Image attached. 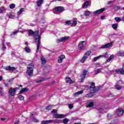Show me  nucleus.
Segmentation results:
<instances>
[{
	"label": "nucleus",
	"instance_id": "obj_1",
	"mask_svg": "<svg viewBox=\"0 0 124 124\" xmlns=\"http://www.w3.org/2000/svg\"><path fill=\"white\" fill-rule=\"evenodd\" d=\"M29 33L31 35H33V38L34 41L37 43L36 53H38L39 51V47H40V40L41 39V37L39 35V31H36L33 32L32 30H29Z\"/></svg>",
	"mask_w": 124,
	"mask_h": 124
},
{
	"label": "nucleus",
	"instance_id": "obj_2",
	"mask_svg": "<svg viewBox=\"0 0 124 124\" xmlns=\"http://www.w3.org/2000/svg\"><path fill=\"white\" fill-rule=\"evenodd\" d=\"M89 91L90 93L85 95V97H93L94 93H96L99 91V87H96L95 84L93 82L91 83V85L89 87Z\"/></svg>",
	"mask_w": 124,
	"mask_h": 124
},
{
	"label": "nucleus",
	"instance_id": "obj_3",
	"mask_svg": "<svg viewBox=\"0 0 124 124\" xmlns=\"http://www.w3.org/2000/svg\"><path fill=\"white\" fill-rule=\"evenodd\" d=\"M33 68H34V64L33 63H31L28 65L27 70V74L28 76H32Z\"/></svg>",
	"mask_w": 124,
	"mask_h": 124
},
{
	"label": "nucleus",
	"instance_id": "obj_4",
	"mask_svg": "<svg viewBox=\"0 0 124 124\" xmlns=\"http://www.w3.org/2000/svg\"><path fill=\"white\" fill-rule=\"evenodd\" d=\"M70 37L69 36H64L60 38H58L56 40V43H61V42H64L65 41H66L69 39Z\"/></svg>",
	"mask_w": 124,
	"mask_h": 124
},
{
	"label": "nucleus",
	"instance_id": "obj_5",
	"mask_svg": "<svg viewBox=\"0 0 124 124\" xmlns=\"http://www.w3.org/2000/svg\"><path fill=\"white\" fill-rule=\"evenodd\" d=\"M113 45V42H109L105 45H103L99 47L100 49H107L110 48Z\"/></svg>",
	"mask_w": 124,
	"mask_h": 124
},
{
	"label": "nucleus",
	"instance_id": "obj_6",
	"mask_svg": "<svg viewBox=\"0 0 124 124\" xmlns=\"http://www.w3.org/2000/svg\"><path fill=\"white\" fill-rule=\"evenodd\" d=\"M16 90H18L17 87H16L15 88H10V89H9V94L12 95V96H14V95H15V93H16Z\"/></svg>",
	"mask_w": 124,
	"mask_h": 124
},
{
	"label": "nucleus",
	"instance_id": "obj_7",
	"mask_svg": "<svg viewBox=\"0 0 124 124\" xmlns=\"http://www.w3.org/2000/svg\"><path fill=\"white\" fill-rule=\"evenodd\" d=\"M93 12H91L89 11H86L84 12V15H81L80 16L83 19L87 18V16H89L90 14H93Z\"/></svg>",
	"mask_w": 124,
	"mask_h": 124
},
{
	"label": "nucleus",
	"instance_id": "obj_8",
	"mask_svg": "<svg viewBox=\"0 0 124 124\" xmlns=\"http://www.w3.org/2000/svg\"><path fill=\"white\" fill-rule=\"evenodd\" d=\"M105 11V8H101L100 9L97 10L94 12H93V14L94 15H99V14H101L103 12V11Z\"/></svg>",
	"mask_w": 124,
	"mask_h": 124
},
{
	"label": "nucleus",
	"instance_id": "obj_9",
	"mask_svg": "<svg viewBox=\"0 0 124 124\" xmlns=\"http://www.w3.org/2000/svg\"><path fill=\"white\" fill-rule=\"evenodd\" d=\"M93 105H94V102L91 100H89L87 101V105L86 107L87 108H91V107H93Z\"/></svg>",
	"mask_w": 124,
	"mask_h": 124
},
{
	"label": "nucleus",
	"instance_id": "obj_10",
	"mask_svg": "<svg viewBox=\"0 0 124 124\" xmlns=\"http://www.w3.org/2000/svg\"><path fill=\"white\" fill-rule=\"evenodd\" d=\"M4 69L7 70V71H14L16 70V68L15 67H11V66H6L4 67Z\"/></svg>",
	"mask_w": 124,
	"mask_h": 124
},
{
	"label": "nucleus",
	"instance_id": "obj_11",
	"mask_svg": "<svg viewBox=\"0 0 124 124\" xmlns=\"http://www.w3.org/2000/svg\"><path fill=\"white\" fill-rule=\"evenodd\" d=\"M86 42L85 41L80 42L78 45L79 50H82L84 48V46L86 45Z\"/></svg>",
	"mask_w": 124,
	"mask_h": 124
},
{
	"label": "nucleus",
	"instance_id": "obj_12",
	"mask_svg": "<svg viewBox=\"0 0 124 124\" xmlns=\"http://www.w3.org/2000/svg\"><path fill=\"white\" fill-rule=\"evenodd\" d=\"M124 111L123 108H118L116 110V114L117 116H119V117H121V116H122V115L124 114Z\"/></svg>",
	"mask_w": 124,
	"mask_h": 124
},
{
	"label": "nucleus",
	"instance_id": "obj_13",
	"mask_svg": "<svg viewBox=\"0 0 124 124\" xmlns=\"http://www.w3.org/2000/svg\"><path fill=\"white\" fill-rule=\"evenodd\" d=\"M37 7L40 8L43 3H44V0H38L36 1Z\"/></svg>",
	"mask_w": 124,
	"mask_h": 124
},
{
	"label": "nucleus",
	"instance_id": "obj_14",
	"mask_svg": "<svg viewBox=\"0 0 124 124\" xmlns=\"http://www.w3.org/2000/svg\"><path fill=\"white\" fill-rule=\"evenodd\" d=\"M65 58V56L64 55H61L58 57V63H62V61Z\"/></svg>",
	"mask_w": 124,
	"mask_h": 124
},
{
	"label": "nucleus",
	"instance_id": "obj_15",
	"mask_svg": "<svg viewBox=\"0 0 124 124\" xmlns=\"http://www.w3.org/2000/svg\"><path fill=\"white\" fill-rule=\"evenodd\" d=\"M62 120L54 119L50 120V124H62Z\"/></svg>",
	"mask_w": 124,
	"mask_h": 124
},
{
	"label": "nucleus",
	"instance_id": "obj_16",
	"mask_svg": "<svg viewBox=\"0 0 124 124\" xmlns=\"http://www.w3.org/2000/svg\"><path fill=\"white\" fill-rule=\"evenodd\" d=\"M54 117L56 119H63V118H64V114H54Z\"/></svg>",
	"mask_w": 124,
	"mask_h": 124
},
{
	"label": "nucleus",
	"instance_id": "obj_17",
	"mask_svg": "<svg viewBox=\"0 0 124 124\" xmlns=\"http://www.w3.org/2000/svg\"><path fill=\"white\" fill-rule=\"evenodd\" d=\"M87 73H88V71L84 70L82 73V75H81V82H83L85 78H86V75H87Z\"/></svg>",
	"mask_w": 124,
	"mask_h": 124
},
{
	"label": "nucleus",
	"instance_id": "obj_18",
	"mask_svg": "<svg viewBox=\"0 0 124 124\" xmlns=\"http://www.w3.org/2000/svg\"><path fill=\"white\" fill-rule=\"evenodd\" d=\"M55 11H56V12H59V13H61L62 12V11H63V7H56L55 8Z\"/></svg>",
	"mask_w": 124,
	"mask_h": 124
},
{
	"label": "nucleus",
	"instance_id": "obj_19",
	"mask_svg": "<svg viewBox=\"0 0 124 124\" xmlns=\"http://www.w3.org/2000/svg\"><path fill=\"white\" fill-rule=\"evenodd\" d=\"M116 73H118L119 74H122V75H124V69L120 68L118 69L115 70Z\"/></svg>",
	"mask_w": 124,
	"mask_h": 124
},
{
	"label": "nucleus",
	"instance_id": "obj_20",
	"mask_svg": "<svg viewBox=\"0 0 124 124\" xmlns=\"http://www.w3.org/2000/svg\"><path fill=\"white\" fill-rule=\"evenodd\" d=\"M5 45H6V42H5V40H3L2 42V45H1V49L2 51H4L6 49V46H5Z\"/></svg>",
	"mask_w": 124,
	"mask_h": 124
},
{
	"label": "nucleus",
	"instance_id": "obj_21",
	"mask_svg": "<svg viewBox=\"0 0 124 124\" xmlns=\"http://www.w3.org/2000/svg\"><path fill=\"white\" fill-rule=\"evenodd\" d=\"M30 118L32 122H34V123H38L39 122V120L38 119L33 117V114H31L30 115Z\"/></svg>",
	"mask_w": 124,
	"mask_h": 124
},
{
	"label": "nucleus",
	"instance_id": "obj_22",
	"mask_svg": "<svg viewBox=\"0 0 124 124\" xmlns=\"http://www.w3.org/2000/svg\"><path fill=\"white\" fill-rule=\"evenodd\" d=\"M66 83H68V84H73L74 81L73 80H71L69 77H66L65 78Z\"/></svg>",
	"mask_w": 124,
	"mask_h": 124
},
{
	"label": "nucleus",
	"instance_id": "obj_23",
	"mask_svg": "<svg viewBox=\"0 0 124 124\" xmlns=\"http://www.w3.org/2000/svg\"><path fill=\"white\" fill-rule=\"evenodd\" d=\"M25 11V8H21L19 9V10L17 12V16H20L21 14L23 13Z\"/></svg>",
	"mask_w": 124,
	"mask_h": 124
},
{
	"label": "nucleus",
	"instance_id": "obj_24",
	"mask_svg": "<svg viewBox=\"0 0 124 124\" xmlns=\"http://www.w3.org/2000/svg\"><path fill=\"white\" fill-rule=\"evenodd\" d=\"M12 81H13V79H10L7 83L5 84V87H10L12 84Z\"/></svg>",
	"mask_w": 124,
	"mask_h": 124
},
{
	"label": "nucleus",
	"instance_id": "obj_25",
	"mask_svg": "<svg viewBox=\"0 0 124 124\" xmlns=\"http://www.w3.org/2000/svg\"><path fill=\"white\" fill-rule=\"evenodd\" d=\"M105 57L104 55H100L98 57H94L93 59V61L96 62L97 60H99V59H100V58H104Z\"/></svg>",
	"mask_w": 124,
	"mask_h": 124
},
{
	"label": "nucleus",
	"instance_id": "obj_26",
	"mask_svg": "<svg viewBox=\"0 0 124 124\" xmlns=\"http://www.w3.org/2000/svg\"><path fill=\"white\" fill-rule=\"evenodd\" d=\"M28 91H29V89L28 88H22V90L20 91L19 93H26V92H28Z\"/></svg>",
	"mask_w": 124,
	"mask_h": 124
},
{
	"label": "nucleus",
	"instance_id": "obj_27",
	"mask_svg": "<svg viewBox=\"0 0 124 124\" xmlns=\"http://www.w3.org/2000/svg\"><path fill=\"white\" fill-rule=\"evenodd\" d=\"M83 93V90L76 92V93H74V96H78V95H80V94H82Z\"/></svg>",
	"mask_w": 124,
	"mask_h": 124
},
{
	"label": "nucleus",
	"instance_id": "obj_28",
	"mask_svg": "<svg viewBox=\"0 0 124 124\" xmlns=\"http://www.w3.org/2000/svg\"><path fill=\"white\" fill-rule=\"evenodd\" d=\"M89 1H86L83 5H82V8H87L88 6H89Z\"/></svg>",
	"mask_w": 124,
	"mask_h": 124
},
{
	"label": "nucleus",
	"instance_id": "obj_29",
	"mask_svg": "<svg viewBox=\"0 0 124 124\" xmlns=\"http://www.w3.org/2000/svg\"><path fill=\"white\" fill-rule=\"evenodd\" d=\"M41 60L42 62V64H45L46 63V60H45V58L43 56L41 57Z\"/></svg>",
	"mask_w": 124,
	"mask_h": 124
},
{
	"label": "nucleus",
	"instance_id": "obj_30",
	"mask_svg": "<svg viewBox=\"0 0 124 124\" xmlns=\"http://www.w3.org/2000/svg\"><path fill=\"white\" fill-rule=\"evenodd\" d=\"M51 124V120L43 121H42L41 124Z\"/></svg>",
	"mask_w": 124,
	"mask_h": 124
},
{
	"label": "nucleus",
	"instance_id": "obj_31",
	"mask_svg": "<svg viewBox=\"0 0 124 124\" xmlns=\"http://www.w3.org/2000/svg\"><path fill=\"white\" fill-rule=\"evenodd\" d=\"M19 32V30H16L15 31H13L11 34V37H14L15 35L17 34Z\"/></svg>",
	"mask_w": 124,
	"mask_h": 124
},
{
	"label": "nucleus",
	"instance_id": "obj_32",
	"mask_svg": "<svg viewBox=\"0 0 124 124\" xmlns=\"http://www.w3.org/2000/svg\"><path fill=\"white\" fill-rule=\"evenodd\" d=\"M117 55L121 57H124V51H118Z\"/></svg>",
	"mask_w": 124,
	"mask_h": 124
},
{
	"label": "nucleus",
	"instance_id": "obj_33",
	"mask_svg": "<svg viewBox=\"0 0 124 124\" xmlns=\"http://www.w3.org/2000/svg\"><path fill=\"white\" fill-rule=\"evenodd\" d=\"M114 58H115V55H114L113 54L111 55L110 56L109 58L107 60V62H111V61H112V59H114Z\"/></svg>",
	"mask_w": 124,
	"mask_h": 124
},
{
	"label": "nucleus",
	"instance_id": "obj_34",
	"mask_svg": "<svg viewBox=\"0 0 124 124\" xmlns=\"http://www.w3.org/2000/svg\"><path fill=\"white\" fill-rule=\"evenodd\" d=\"M76 25H77V21L72 20H71V26H72V27H75V26H76Z\"/></svg>",
	"mask_w": 124,
	"mask_h": 124
},
{
	"label": "nucleus",
	"instance_id": "obj_35",
	"mask_svg": "<svg viewBox=\"0 0 124 124\" xmlns=\"http://www.w3.org/2000/svg\"><path fill=\"white\" fill-rule=\"evenodd\" d=\"M52 108H53V106L49 105L47 106L46 107V109L49 111L50 110H52Z\"/></svg>",
	"mask_w": 124,
	"mask_h": 124
},
{
	"label": "nucleus",
	"instance_id": "obj_36",
	"mask_svg": "<svg viewBox=\"0 0 124 124\" xmlns=\"http://www.w3.org/2000/svg\"><path fill=\"white\" fill-rule=\"evenodd\" d=\"M91 53L92 52L91 51H88L86 53L84 54V56L85 57V58H86L87 59H88V57H89V56H90L91 55Z\"/></svg>",
	"mask_w": 124,
	"mask_h": 124
},
{
	"label": "nucleus",
	"instance_id": "obj_37",
	"mask_svg": "<svg viewBox=\"0 0 124 124\" xmlns=\"http://www.w3.org/2000/svg\"><path fill=\"white\" fill-rule=\"evenodd\" d=\"M24 50L25 52H26V53H31V49L29 48V47H25Z\"/></svg>",
	"mask_w": 124,
	"mask_h": 124
},
{
	"label": "nucleus",
	"instance_id": "obj_38",
	"mask_svg": "<svg viewBox=\"0 0 124 124\" xmlns=\"http://www.w3.org/2000/svg\"><path fill=\"white\" fill-rule=\"evenodd\" d=\"M115 89H116V90H117L118 91H120L121 89H122V86H121L118 84H116L115 85Z\"/></svg>",
	"mask_w": 124,
	"mask_h": 124
},
{
	"label": "nucleus",
	"instance_id": "obj_39",
	"mask_svg": "<svg viewBox=\"0 0 124 124\" xmlns=\"http://www.w3.org/2000/svg\"><path fill=\"white\" fill-rule=\"evenodd\" d=\"M112 27L113 30H117V29H118V24L116 23L113 24L112 26Z\"/></svg>",
	"mask_w": 124,
	"mask_h": 124
},
{
	"label": "nucleus",
	"instance_id": "obj_40",
	"mask_svg": "<svg viewBox=\"0 0 124 124\" xmlns=\"http://www.w3.org/2000/svg\"><path fill=\"white\" fill-rule=\"evenodd\" d=\"M69 121V120H68V119L65 118L62 120L63 124H67Z\"/></svg>",
	"mask_w": 124,
	"mask_h": 124
},
{
	"label": "nucleus",
	"instance_id": "obj_41",
	"mask_svg": "<svg viewBox=\"0 0 124 124\" xmlns=\"http://www.w3.org/2000/svg\"><path fill=\"white\" fill-rule=\"evenodd\" d=\"M113 9H114V11H118V10H119V9H121V6H117L114 7L113 8Z\"/></svg>",
	"mask_w": 124,
	"mask_h": 124
},
{
	"label": "nucleus",
	"instance_id": "obj_42",
	"mask_svg": "<svg viewBox=\"0 0 124 124\" xmlns=\"http://www.w3.org/2000/svg\"><path fill=\"white\" fill-rule=\"evenodd\" d=\"M114 20H115L116 22H121V21H122V18H121V17H116L114 18Z\"/></svg>",
	"mask_w": 124,
	"mask_h": 124
},
{
	"label": "nucleus",
	"instance_id": "obj_43",
	"mask_svg": "<svg viewBox=\"0 0 124 124\" xmlns=\"http://www.w3.org/2000/svg\"><path fill=\"white\" fill-rule=\"evenodd\" d=\"M46 80V78H43L41 79L37 80L36 83H41V82H42V81H45Z\"/></svg>",
	"mask_w": 124,
	"mask_h": 124
},
{
	"label": "nucleus",
	"instance_id": "obj_44",
	"mask_svg": "<svg viewBox=\"0 0 124 124\" xmlns=\"http://www.w3.org/2000/svg\"><path fill=\"white\" fill-rule=\"evenodd\" d=\"M15 6H16L15 4H11L10 5V8L11 9H14V8H15Z\"/></svg>",
	"mask_w": 124,
	"mask_h": 124
},
{
	"label": "nucleus",
	"instance_id": "obj_45",
	"mask_svg": "<svg viewBox=\"0 0 124 124\" xmlns=\"http://www.w3.org/2000/svg\"><path fill=\"white\" fill-rule=\"evenodd\" d=\"M8 17L10 19H14V18L15 17V16H14V15L10 14L9 15Z\"/></svg>",
	"mask_w": 124,
	"mask_h": 124
},
{
	"label": "nucleus",
	"instance_id": "obj_46",
	"mask_svg": "<svg viewBox=\"0 0 124 124\" xmlns=\"http://www.w3.org/2000/svg\"><path fill=\"white\" fill-rule=\"evenodd\" d=\"M87 59V58H86L85 56H83L80 61L81 62H84L85 61H86Z\"/></svg>",
	"mask_w": 124,
	"mask_h": 124
},
{
	"label": "nucleus",
	"instance_id": "obj_47",
	"mask_svg": "<svg viewBox=\"0 0 124 124\" xmlns=\"http://www.w3.org/2000/svg\"><path fill=\"white\" fill-rule=\"evenodd\" d=\"M20 121H19V119H16L15 121L14 124H19Z\"/></svg>",
	"mask_w": 124,
	"mask_h": 124
},
{
	"label": "nucleus",
	"instance_id": "obj_48",
	"mask_svg": "<svg viewBox=\"0 0 124 124\" xmlns=\"http://www.w3.org/2000/svg\"><path fill=\"white\" fill-rule=\"evenodd\" d=\"M94 72H95V74H98V73H100V72H101V70L98 69L97 70H95Z\"/></svg>",
	"mask_w": 124,
	"mask_h": 124
},
{
	"label": "nucleus",
	"instance_id": "obj_49",
	"mask_svg": "<svg viewBox=\"0 0 124 124\" xmlns=\"http://www.w3.org/2000/svg\"><path fill=\"white\" fill-rule=\"evenodd\" d=\"M112 117H113V116L111 115V114H108L107 118L108 120H110V119H112Z\"/></svg>",
	"mask_w": 124,
	"mask_h": 124
},
{
	"label": "nucleus",
	"instance_id": "obj_50",
	"mask_svg": "<svg viewBox=\"0 0 124 124\" xmlns=\"http://www.w3.org/2000/svg\"><path fill=\"white\" fill-rule=\"evenodd\" d=\"M65 23L66 25H71V20L66 21Z\"/></svg>",
	"mask_w": 124,
	"mask_h": 124
},
{
	"label": "nucleus",
	"instance_id": "obj_51",
	"mask_svg": "<svg viewBox=\"0 0 124 124\" xmlns=\"http://www.w3.org/2000/svg\"><path fill=\"white\" fill-rule=\"evenodd\" d=\"M4 7H0V13H2V12H3V11H4Z\"/></svg>",
	"mask_w": 124,
	"mask_h": 124
},
{
	"label": "nucleus",
	"instance_id": "obj_52",
	"mask_svg": "<svg viewBox=\"0 0 124 124\" xmlns=\"http://www.w3.org/2000/svg\"><path fill=\"white\" fill-rule=\"evenodd\" d=\"M18 98L20 100H24V96L21 95L18 96Z\"/></svg>",
	"mask_w": 124,
	"mask_h": 124
},
{
	"label": "nucleus",
	"instance_id": "obj_53",
	"mask_svg": "<svg viewBox=\"0 0 124 124\" xmlns=\"http://www.w3.org/2000/svg\"><path fill=\"white\" fill-rule=\"evenodd\" d=\"M2 94H3V93H2V89L0 87V96H2Z\"/></svg>",
	"mask_w": 124,
	"mask_h": 124
},
{
	"label": "nucleus",
	"instance_id": "obj_54",
	"mask_svg": "<svg viewBox=\"0 0 124 124\" xmlns=\"http://www.w3.org/2000/svg\"><path fill=\"white\" fill-rule=\"evenodd\" d=\"M68 107L69 109H72V108H73V105H72V104H69L68 105Z\"/></svg>",
	"mask_w": 124,
	"mask_h": 124
},
{
	"label": "nucleus",
	"instance_id": "obj_55",
	"mask_svg": "<svg viewBox=\"0 0 124 124\" xmlns=\"http://www.w3.org/2000/svg\"><path fill=\"white\" fill-rule=\"evenodd\" d=\"M57 112H58L57 109H53L51 111V113H52V114H55V113H57Z\"/></svg>",
	"mask_w": 124,
	"mask_h": 124
},
{
	"label": "nucleus",
	"instance_id": "obj_56",
	"mask_svg": "<svg viewBox=\"0 0 124 124\" xmlns=\"http://www.w3.org/2000/svg\"><path fill=\"white\" fill-rule=\"evenodd\" d=\"M105 19V16H101V20H104Z\"/></svg>",
	"mask_w": 124,
	"mask_h": 124
},
{
	"label": "nucleus",
	"instance_id": "obj_57",
	"mask_svg": "<svg viewBox=\"0 0 124 124\" xmlns=\"http://www.w3.org/2000/svg\"><path fill=\"white\" fill-rule=\"evenodd\" d=\"M113 3V1H109L108 2V4H111V3Z\"/></svg>",
	"mask_w": 124,
	"mask_h": 124
},
{
	"label": "nucleus",
	"instance_id": "obj_58",
	"mask_svg": "<svg viewBox=\"0 0 124 124\" xmlns=\"http://www.w3.org/2000/svg\"><path fill=\"white\" fill-rule=\"evenodd\" d=\"M6 45H7L8 46H10V43H6Z\"/></svg>",
	"mask_w": 124,
	"mask_h": 124
},
{
	"label": "nucleus",
	"instance_id": "obj_59",
	"mask_svg": "<svg viewBox=\"0 0 124 124\" xmlns=\"http://www.w3.org/2000/svg\"><path fill=\"white\" fill-rule=\"evenodd\" d=\"M30 26H31L32 27H34V26H35V24H33L32 23H30Z\"/></svg>",
	"mask_w": 124,
	"mask_h": 124
},
{
	"label": "nucleus",
	"instance_id": "obj_60",
	"mask_svg": "<svg viewBox=\"0 0 124 124\" xmlns=\"http://www.w3.org/2000/svg\"><path fill=\"white\" fill-rule=\"evenodd\" d=\"M1 81H2V77L0 76V82Z\"/></svg>",
	"mask_w": 124,
	"mask_h": 124
},
{
	"label": "nucleus",
	"instance_id": "obj_61",
	"mask_svg": "<svg viewBox=\"0 0 124 124\" xmlns=\"http://www.w3.org/2000/svg\"><path fill=\"white\" fill-rule=\"evenodd\" d=\"M121 21H124V16L122 17Z\"/></svg>",
	"mask_w": 124,
	"mask_h": 124
},
{
	"label": "nucleus",
	"instance_id": "obj_62",
	"mask_svg": "<svg viewBox=\"0 0 124 124\" xmlns=\"http://www.w3.org/2000/svg\"><path fill=\"white\" fill-rule=\"evenodd\" d=\"M99 111H100V112L101 111H103V109H102V108H100V109H99Z\"/></svg>",
	"mask_w": 124,
	"mask_h": 124
},
{
	"label": "nucleus",
	"instance_id": "obj_63",
	"mask_svg": "<svg viewBox=\"0 0 124 124\" xmlns=\"http://www.w3.org/2000/svg\"><path fill=\"white\" fill-rule=\"evenodd\" d=\"M1 121H5V118H1Z\"/></svg>",
	"mask_w": 124,
	"mask_h": 124
},
{
	"label": "nucleus",
	"instance_id": "obj_64",
	"mask_svg": "<svg viewBox=\"0 0 124 124\" xmlns=\"http://www.w3.org/2000/svg\"><path fill=\"white\" fill-rule=\"evenodd\" d=\"M98 65H99V63H97V64H96V67L98 66Z\"/></svg>",
	"mask_w": 124,
	"mask_h": 124
}]
</instances>
